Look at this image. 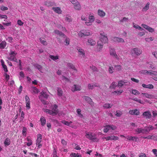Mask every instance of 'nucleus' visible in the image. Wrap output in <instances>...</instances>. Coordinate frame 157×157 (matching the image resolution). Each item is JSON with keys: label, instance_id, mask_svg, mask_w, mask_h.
I'll return each mask as SVG.
<instances>
[{"label": "nucleus", "instance_id": "c85d7f7f", "mask_svg": "<svg viewBox=\"0 0 157 157\" xmlns=\"http://www.w3.org/2000/svg\"><path fill=\"white\" fill-rule=\"evenodd\" d=\"M112 104H109V103H106L105 104L103 105V107L105 109H110L113 106Z\"/></svg>", "mask_w": 157, "mask_h": 157}, {"label": "nucleus", "instance_id": "dca6fc26", "mask_svg": "<svg viewBox=\"0 0 157 157\" xmlns=\"http://www.w3.org/2000/svg\"><path fill=\"white\" fill-rule=\"evenodd\" d=\"M52 10L56 13L59 14H61L62 11L60 8L59 7H53L52 8Z\"/></svg>", "mask_w": 157, "mask_h": 157}, {"label": "nucleus", "instance_id": "ddd939ff", "mask_svg": "<svg viewBox=\"0 0 157 157\" xmlns=\"http://www.w3.org/2000/svg\"><path fill=\"white\" fill-rule=\"evenodd\" d=\"M78 51V55L81 57L84 58L85 57V53L84 51L82 48H78L77 49Z\"/></svg>", "mask_w": 157, "mask_h": 157}, {"label": "nucleus", "instance_id": "b1692460", "mask_svg": "<svg viewBox=\"0 0 157 157\" xmlns=\"http://www.w3.org/2000/svg\"><path fill=\"white\" fill-rule=\"evenodd\" d=\"M142 86L144 88L150 89H152L154 88L153 85L151 84H149L147 85H146L144 84H142Z\"/></svg>", "mask_w": 157, "mask_h": 157}, {"label": "nucleus", "instance_id": "4d7b16f0", "mask_svg": "<svg viewBox=\"0 0 157 157\" xmlns=\"http://www.w3.org/2000/svg\"><path fill=\"white\" fill-rule=\"evenodd\" d=\"M108 125L109 126V127H110V129H111L112 130H114L116 129L117 128V127L116 126L113 125Z\"/></svg>", "mask_w": 157, "mask_h": 157}, {"label": "nucleus", "instance_id": "393cba45", "mask_svg": "<svg viewBox=\"0 0 157 157\" xmlns=\"http://www.w3.org/2000/svg\"><path fill=\"white\" fill-rule=\"evenodd\" d=\"M135 131L137 134L140 133H144V128H137L135 130Z\"/></svg>", "mask_w": 157, "mask_h": 157}, {"label": "nucleus", "instance_id": "ea45409f", "mask_svg": "<svg viewBox=\"0 0 157 157\" xmlns=\"http://www.w3.org/2000/svg\"><path fill=\"white\" fill-rule=\"evenodd\" d=\"M49 57L53 60H55L59 59V57L58 56H55L53 55H50Z\"/></svg>", "mask_w": 157, "mask_h": 157}, {"label": "nucleus", "instance_id": "5701e85b", "mask_svg": "<svg viewBox=\"0 0 157 157\" xmlns=\"http://www.w3.org/2000/svg\"><path fill=\"white\" fill-rule=\"evenodd\" d=\"M67 66L70 68V69H72L75 71V72H77V70L74 65L71 63H68L67 64Z\"/></svg>", "mask_w": 157, "mask_h": 157}, {"label": "nucleus", "instance_id": "6e6552de", "mask_svg": "<svg viewBox=\"0 0 157 157\" xmlns=\"http://www.w3.org/2000/svg\"><path fill=\"white\" fill-rule=\"evenodd\" d=\"M89 22L87 23V25H91L92 23L95 20V18L94 16L91 15V14H90L89 16Z\"/></svg>", "mask_w": 157, "mask_h": 157}, {"label": "nucleus", "instance_id": "4468645a", "mask_svg": "<svg viewBox=\"0 0 157 157\" xmlns=\"http://www.w3.org/2000/svg\"><path fill=\"white\" fill-rule=\"evenodd\" d=\"M81 90V86L79 85L75 84L71 88V90L73 92L79 91Z\"/></svg>", "mask_w": 157, "mask_h": 157}, {"label": "nucleus", "instance_id": "603ef678", "mask_svg": "<svg viewBox=\"0 0 157 157\" xmlns=\"http://www.w3.org/2000/svg\"><path fill=\"white\" fill-rule=\"evenodd\" d=\"M145 97L147 98H153V96L151 94H149L148 93H146Z\"/></svg>", "mask_w": 157, "mask_h": 157}, {"label": "nucleus", "instance_id": "a878e982", "mask_svg": "<svg viewBox=\"0 0 157 157\" xmlns=\"http://www.w3.org/2000/svg\"><path fill=\"white\" fill-rule=\"evenodd\" d=\"M94 86L100 87L99 85L96 83L94 85L93 84H88V88L89 90H92L94 88Z\"/></svg>", "mask_w": 157, "mask_h": 157}, {"label": "nucleus", "instance_id": "774afa93", "mask_svg": "<svg viewBox=\"0 0 157 157\" xmlns=\"http://www.w3.org/2000/svg\"><path fill=\"white\" fill-rule=\"evenodd\" d=\"M139 157H147V156L145 153H141L139 155Z\"/></svg>", "mask_w": 157, "mask_h": 157}, {"label": "nucleus", "instance_id": "bf43d9fd", "mask_svg": "<svg viewBox=\"0 0 157 157\" xmlns=\"http://www.w3.org/2000/svg\"><path fill=\"white\" fill-rule=\"evenodd\" d=\"M25 99L26 103H29L30 102V99L28 96L26 95L25 96Z\"/></svg>", "mask_w": 157, "mask_h": 157}, {"label": "nucleus", "instance_id": "c9c22d12", "mask_svg": "<svg viewBox=\"0 0 157 157\" xmlns=\"http://www.w3.org/2000/svg\"><path fill=\"white\" fill-rule=\"evenodd\" d=\"M132 100H133L137 101L138 102H139L141 104H144V102L143 101H142L141 99H139L137 98H134L132 99Z\"/></svg>", "mask_w": 157, "mask_h": 157}, {"label": "nucleus", "instance_id": "c756f323", "mask_svg": "<svg viewBox=\"0 0 157 157\" xmlns=\"http://www.w3.org/2000/svg\"><path fill=\"white\" fill-rule=\"evenodd\" d=\"M42 139V135L40 134L37 135V138L36 140V144H39L40 143Z\"/></svg>", "mask_w": 157, "mask_h": 157}, {"label": "nucleus", "instance_id": "09e8293b", "mask_svg": "<svg viewBox=\"0 0 157 157\" xmlns=\"http://www.w3.org/2000/svg\"><path fill=\"white\" fill-rule=\"evenodd\" d=\"M65 42L66 43V44L68 45L70 44V39L69 38L67 37H66L65 38Z\"/></svg>", "mask_w": 157, "mask_h": 157}, {"label": "nucleus", "instance_id": "20e7f679", "mask_svg": "<svg viewBox=\"0 0 157 157\" xmlns=\"http://www.w3.org/2000/svg\"><path fill=\"white\" fill-rule=\"evenodd\" d=\"M92 34V33H90L88 30H82L78 33V35L82 37L84 36H89Z\"/></svg>", "mask_w": 157, "mask_h": 157}, {"label": "nucleus", "instance_id": "7c9ffc66", "mask_svg": "<svg viewBox=\"0 0 157 157\" xmlns=\"http://www.w3.org/2000/svg\"><path fill=\"white\" fill-rule=\"evenodd\" d=\"M10 140L9 138H6L4 142V144L5 146L9 145L10 144Z\"/></svg>", "mask_w": 157, "mask_h": 157}, {"label": "nucleus", "instance_id": "a19ab883", "mask_svg": "<svg viewBox=\"0 0 157 157\" xmlns=\"http://www.w3.org/2000/svg\"><path fill=\"white\" fill-rule=\"evenodd\" d=\"M148 73L150 75H154L155 76H157V71H149Z\"/></svg>", "mask_w": 157, "mask_h": 157}, {"label": "nucleus", "instance_id": "79ce46f5", "mask_svg": "<svg viewBox=\"0 0 157 157\" xmlns=\"http://www.w3.org/2000/svg\"><path fill=\"white\" fill-rule=\"evenodd\" d=\"M65 21H67L70 22L72 21V19L71 17L67 15L66 16Z\"/></svg>", "mask_w": 157, "mask_h": 157}, {"label": "nucleus", "instance_id": "8fccbe9b", "mask_svg": "<svg viewBox=\"0 0 157 157\" xmlns=\"http://www.w3.org/2000/svg\"><path fill=\"white\" fill-rule=\"evenodd\" d=\"M116 70L119 71L121 70V67L120 65H116L115 66Z\"/></svg>", "mask_w": 157, "mask_h": 157}, {"label": "nucleus", "instance_id": "0eeeda50", "mask_svg": "<svg viewBox=\"0 0 157 157\" xmlns=\"http://www.w3.org/2000/svg\"><path fill=\"white\" fill-rule=\"evenodd\" d=\"M129 83V82L127 80H121L118 81V86L122 87L124 85H128Z\"/></svg>", "mask_w": 157, "mask_h": 157}, {"label": "nucleus", "instance_id": "9d476101", "mask_svg": "<svg viewBox=\"0 0 157 157\" xmlns=\"http://www.w3.org/2000/svg\"><path fill=\"white\" fill-rule=\"evenodd\" d=\"M144 117L146 119H150L151 117V115L150 112L149 111H147L144 112L142 114Z\"/></svg>", "mask_w": 157, "mask_h": 157}, {"label": "nucleus", "instance_id": "cd10ccee", "mask_svg": "<svg viewBox=\"0 0 157 157\" xmlns=\"http://www.w3.org/2000/svg\"><path fill=\"white\" fill-rule=\"evenodd\" d=\"M40 121L41 125L44 126L46 123V120L45 118L43 116H42L40 119Z\"/></svg>", "mask_w": 157, "mask_h": 157}, {"label": "nucleus", "instance_id": "6e6d98bb", "mask_svg": "<svg viewBox=\"0 0 157 157\" xmlns=\"http://www.w3.org/2000/svg\"><path fill=\"white\" fill-rule=\"evenodd\" d=\"M122 114V112L121 111H119L118 112L117 111L115 115L117 117H120L121 116Z\"/></svg>", "mask_w": 157, "mask_h": 157}, {"label": "nucleus", "instance_id": "338daca9", "mask_svg": "<svg viewBox=\"0 0 157 157\" xmlns=\"http://www.w3.org/2000/svg\"><path fill=\"white\" fill-rule=\"evenodd\" d=\"M17 23L20 26L22 25L23 24V23L21 20H18L17 21Z\"/></svg>", "mask_w": 157, "mask_h": 157}, {"label": "nucleus", "instance_id": "e2e57ef3", "mask_svg": "<svg viewBox=\"0 0 157 157\" xmlns=\"http://www.w3.org/2000/svg\"><path fill=\"white\" fill-rule=\"evenodd\" d=\"M123 92V90H121V91H115L113 93H115L118 95L122 93Z\"/></svg>", "mask_w": 157, "mask_h": 157}, {"label": "nucleus", "instance_id": "69168bd1", "mask_svg": "<svg viewBox=\"0 0 157 157\" xmlns=\"http://www.w3.org/2000/svg\"><path fill=\"white\" fill-rule=\"evenodd\" d=\"M141 26H142L145 29L147 30V29H148V28L149 27V26H147V25L145 24H142L141 25Z\"/></svg>", "mask_w": 157, "mask_h": 157}, {"label": "nucleus", "instance_id": "4be33fe9", "mask_svg": "<svg viewBox=\"0 0 157 157\" xmlns=\"http://www.w3.org/2000/svg\"><path fill=\"white\" fill-rule=\"evenodd\" d=\"M54 32L56 34L59 35L60 36L63 37V38H65L66 37V36L63 33L58 30H55Z\"/></svg>", "mask_w": 157, "mask_h": 157}, {"label": "nucleus", "instance_id": "4c0bfd02", "mask_svg": "<svg viewBox=\"0 0 157 157\" xmlns=\"http://www.w3.org/2000/svg\"><path fill=\"white\" fill-rule=\"evenodd\" d=\"M32 89L33 93L35 94H37L39 92L38 89L34 87H32Z\"/></svg>", "mask_w": 157, "mask_h": 157}, {"label": "nucleus", "instance_id": "423d86ee", "mask_svg": "<svg viewBox=\"0 0 157 157\" xmlns=\"http://www.w3.org/2000/svg\"><path fill=\"white\" fill-rule=\"evenodd\" d=\"M109 53L111 56L114 57L117 59H119V58L117 54L115 49L113 48H110Z\"/></svg>", "mask_w": 157, "mask_h": 157}, {"label": "nucleus", "instance_id": "473e14b6", "mask_svg": "<svg viewBox=\"0 0 157 157\" xmlns=\"http://www.w3.org/2000/svg\"><path fill=\"white\" fill-rule=\"evenodd\" d=\"M62 122L66 125L72 127V125H70V124L72 123V121L68 122L65 120H63L62 121Z\"/></svg>", "mask_w": 157, "mask_h": 157}, {"label": "nucleus", "instance_id": "aec40b11", "mask_svg": "<svg viewBox=\"0 0 157 157\" xmlns=\"http://www.w3.org/2000/svg\"><path fill=\"white\" fill-rule=\"evenodd\" d=\"M87 42L90 45L92 46L96 44V41L91 38L88 39Z\"/></svg>", "mask_w": 157, "mask_h": 157}, {"label": "nucleus", "instance_id": "3c124183", "mask_svg": "<svg viewBox=\"0 0 157 157\" xmlns=\"http://www.w3.org/2000/svg\"><path fill=\"white\" fill-rule=\"evenodd\" d=\"M34 66L36 67L38 70L40 71L42 68V67L41 65H39L38 64H35L34 65Z\"/></svg>", "mask_w": 157, "mask_h": 157}, {"label": "nucleus", "instance_id": "2f4dec72", "mask_svg": "<svg viewBox=\"0 0 157 157\" xmlns=\"http://www.w3.org/2000/svg\"><path fill=\"white\" fill-rule=\"evenodd\" d=\"M27 140L28 142V143H27L26 144V145L28 146H30L32 144V141L30 139V138L29 137H28L27 138Z\"/></svg>", "mask_w": 157, "mask_h": 157}, {"label": "nucleus", "instance_id": "c03bdc74", "mask_svg": "<svg viewBox=\"0 0 157 157\" xmlns=\"http://www.w3.org/2000/svg\"><path fill=\"white\" fill-rule=\"evenodd\" d=\"M117 86V83L115 82H113L110 86V88L111 89H114Z\"/></svg>", "mask_w": 157, "mask_h": 157}, {"label": "nucleus", "instance_id": "49530a36", "mask_svg": "<svg viewBox=\"0 0 157 157\" xmlns=\"http://www.w3.org/2000/svg\"><path fill=\"white\" fill-rule=\"evenodd\" d=\"M4 76L5 78V79L6 81L7 82L10 78L9 75H8L6 73H5L4 74Z\"/></svg>", "mask_w": 157, "mask_h": 157}, {"label": "nucleus", "instance_id": "2eb2a0df", "mask_svg": "<svg viewBox=\"0 0 157 157\" xmlns=\"http://www.w3.org/2000/svg\"><path fill=\"white\" fill-rule=\"evenodd\" d=\"M103 44L101 43L100 41H98L97 43V51L98 52L101 51L103 48Z\"/></svg>", "mask_w": 157, "mask_h": 157}, {"label": "nucleus", "instance_id": "13d9d810", "mask_svg": "<svg viewBox=\"0 0 157 157\" xmlns=\"http://www.w3.org/2000/svg\"><path fill=\"white\" fill-rule=\"evenodd\" d=\"M1 10L3 11L7 10H8V8L7 7L5 6H2L1 7Z\"/></svg>", "mask_w": 157, "mask_h": 157}, {"label": "nucleus", "instance_id": "58836bf2", "mask_svg": "<svg viewBox=\"0 0 157 157\" xmlns=\"http://www.w3.org/2000/svg\"><path fill=\"white\" fill-rule=\"evenodd\" d=\"M63 94V91L60 88H58L57 90V94L59 96H61Z\"/></svg>", "mask_w": 157, "mask_h": 157}, {"label": "nucleus", "instance_id": "bb28decb", "mask_svg": "<svg viewBox=\"0 0 157 157\" xmlns=\"http://www.w3.org/2000/svg\"><path fill=\"white\" fill-rule=\"evenodd\" d=\"M98 14L101 17H103L105 15V13L103 10H98Z\"/></svg>", "mask_w": 157, "mask_h": 157}, {"label": "nucleus", "instance_id": "a211bd4d", "mask_svg": "<svg viewBox=\"0 0 157 157\" xmlns=\"http://www.w3.org/2000/svg\"><path fill=\"white\" fill-rule=\"evenodd\" d=\"M44 5L48 7H50L55 5L56 4L54 2L49 1L45 2Z\"/></svg>", "mask_w": 157, "mask_h": 157}, {"label": "nucleus", "instance_id": "7ed1b4c3", "mask_svg": "<svg viewBox=\"0 0 157 157\" xmlns=\"http://www.w3.org/2000/svg\"><path fill=\"white\" fill-rule=\"evenodd\" d=\"M142 52V50L138 48H132L130 52L131 55L133 56L135 55L138 56L141 55Z\"/></svg>", "mask_w": 157, "mask_h": 157}, {"label": "nucleus", "instance_id": "f704fd0d", "mask_svg": "<svg viewBox=\"0 0 157 157\" xmlns=\"http://www.w3.org/2000/svg\"><path fill=\"white\" fill-rule=\"evenodd\" d=\"M40 41L41 44H42L43 45H46L47 44V42H46L45 39L44 38H40Z\"/></svg>", "mask_w": 157, "mask_h": 157}, {"label": "nucleus", "instance_id": "864d4df0", "mask_svg": "<svg viewBox=\"0 0 157 157\" xmlns=\"http://www.w3.org/2000/svg\"><path fill=\"white\" fill-rule=\"evenodd\" d=\"M139 139L138 137L136 136H132L131 140L134 141L135 142H137L138 141Z\"/></svg>", "mask_w": 157, "mask_h": 157}, {"label": "nucleus", "instance_id": "9b49d317", "mask_svg": "<svg viewBox=\"0 0 157 157\" xmlns=\"http://www.w3.org/2000/svg\"><path fill=\"white\" fill-rule=\"evenodd\" d=\"M105 139H106V140H118L119 139V138L116 136H107L105 137H104Z\"/></svg>", "mask_w": 157, "mask_h": 157}, {"label": "nucleus", "instance_id": "680f3d73", "mask_svg": "<svg viewBox=\"0 0 157 157\" xmlns=\"http://www.w3.org/2000/svg\"><path fill=\"white\" fill-rule=\"evenodd\" d=\"M128 20V18L125 17H124L123 18L120 20V21L121 22H126Z\"/></svg>", "mask_w": 157, "mask_h": 157}, {"label": "nucleus", "instance_id": "5fc2aeb1", "mask_svg": "<svg viewBox=\"0 0 157 157\" xmlns=\"http://www.w3.org/2000/svg\"><path fill=\"white\" fill-rule=\"evenodd\" d=\"M41 94L44 97V98H47L48 97V95L45 93L44 92L42 91L41 92Z\"/></svg>", "mask_w": 157, "mask_h": 157}, {"label": "nucleus", "instance_id": "de8ad7c7", "mask_svg": "<svg viewBox=\"0 0 157 157\" xmlns=\"http://www.w3.org/2000/svg\"><path fill=\"white\" fill-rule=\"evenodd\" d=\"M109 71L110 73L112 74L114 72V69L112 67H110L109 69Z\"/></svg>", "mask_w": 157, "mask_h": 157}, {"label": "nucleus", "instance_id": "f257e3e1", "mask_svg": "<svg viewBox=\"0 0 157 157\" xmlns=\"http://www.w3.org/2000/svg\"><path fill=\"white\" fill-rule=\"evenodd\" d=\"M52 109L50 110L47 109H44V112L52 115L54 116L56 115L58 113V106L57 105L55 104L52 106Z\"/></svg>", "mask_w": 157, "mask_h": 157}, {"label": "nucleus", "instance_id": "f03ea898", "mask_svg": "<svg viewBox=\"0 0 157 157\" xmlns=\"http://www.w3.org/2000/svg\"><path fill=\"white\" fill-rule=\"evenodd\" d=\"M85 136L86 138L94 142H98L99 140L98 139L95 137V135L93 133L91 132L86 133Z\"/></svg>", "mask_w": 157, "mask_h": 157}, {"label": "nucleus", "instance_id": "412c9836", "mask_svg": "<svg viewBox=\"0 0 157 157\" xmlns=\"http://www.w3.org/2000/svg\"><path fill=\"white\" fill-rule=\"evenodd\" d=\"M84 97L85 100L87 102L91 105H93V102L92 101V99L90 97L85 96Z\"/></svg>", "mask_w": 157, "mask_h": 157}, {"label": "nucleus", "instance_id": "a18cd8bd", "mask_svg": "<svg viewBox=\"0 0 157 157\" xmlns=\"http://www.w3.org/2000/svg\"><path fill=\"white\" fill-rule=\"evenodd\" d=\"M110 127L109 125H107L105 127V128H104L103 131L105 132H107L109 129H110L109 128Z\"/></svg>", "mask_w": 157, "mask_h": 157}, {"label": "nucleus", "instance_id": "6ab92c4d", "mask_svg": "<svg viewBox=\"0 0 157 157\" xmlns=\"http://www.w3.org/2000/svg\"><path fill=\"white\" fill-rule=\"evenodd\" d=\"M17 54V53H15L14 52H11L10 55V56L9 58V60L12 61L13 59L15 58Z\"/></svg>", "mask_w": 157, "mask_h": 157}, {"label": "nucleus", "instance_id": "f8f14e48", "mask_svg": "<svg viewBox=\"0 0 157 157\" xmlns=\"http://www.w3.org/2000/svg\"><path fill=\"white\" fill-rule=\"evenodd\" d=\"M113 41L117 43L122 42L123 43L124 42V39L122 38H120L118 37H114L112 39Z\"/></svg>", "mask_w": 157, "mask_h": 157}, {"label": "nucleus", "instance_id": "72a5a7b5", "mask_svg": "<svg viewBox=\"0 0 157 157\" xmlns=\"http://www.w3.org/2000/svg\"><path fill=\"white\" fill-rule=\"evenodd\" d=\"M150 4L149 2H147L146 6L143 8V11H146L149 8Z\"/></svg>", "mask_w": 157, "mask_h": 157}, {"label": "nucleus", "instance_id": "37998d69", "mask_svg": "<svg viewBox=\"0 0 157 157\" xmlns=\"http://www.w3.org/2000/svg\"><path fill=\"white\" fill-rule=\"evenodd\" d=\"M131 93L134 95L139 94H140L138 90L134 89H132Z\"/></svg>", "mask_w": 157, "mask_h": 157}, {"label": "nucleus", "instance_id": "f3484780", "mask_svg": "<svg viewBox=\"0 0 157 157\" xmlns=\"http://www.w3.org/2000/svg\"><path fill=\"white\" fill-rule=\"evenodd\" d=\"M74 8L77 10H79L81 9V6L79 2L78 1L75 3L74 4Z\"/></svg>", "mask_w": 157, "mask_h": 157}, {"label": "nucleus", "instance_id": "39448f33", "mask_svg": "<svg viewBox=\"0 0 157 157\" xmlns=\"http://www.w3.org/2000/svg\"><path fill=\"white\" fill-rule=\"evenodd\" d=\"M100 35L101 42V43L103 44L108 43V40L106 34H105L103 33H101Z\"/></svg>", "mask_w": 157, "mask_h": 157}, {"label": "nucleus", "instance_id": "e433bc0d", "mask_svg": "<svg viewBox=\"0 0 157 157\" xmlns=\"http://www.w3.org/2000/svg\"><path fill=\"white\" fill-rule=\"evenodd\" d=\"M6 45V42L5 41H2L0 44V48H4Z\"/></svg>", "mask_w": 157, "mask_h": 157}, {"label": "nucleus", "instance_id": "052dcab7", "mask_svg": "<svg viewBox=\"0 0 157 157\" xmlns=\"http://www.w3.org/2000/svg\"><path fill=\"white\" fill-rule=\"evenodd\" d=\"M147 30L150 32L152 33L154 31V29L150 27H149Z\"/></svg>", "mask_w": 157, "mask_h": 157}, {"label": "nucleus", "instance_id": "0e129e2a", "mask_svg": "<svg viewBox=\"0 0 157 157\" xmlns=\"http://www.w3.org/2000/svg\"><path fill=\"white\" fill-rule=\"evenodd\" d=\"M145 34V33L144 32H140L138 33V35L140 36H144Z\"/></svg>", "mask_w": 157, "mask_h": 157}, {"label": "nucleus", "instance_id": "1a4fd4ad", "mask_svg": "<svg viewBox=\"0 0 157 157\" xmlns=\"http://www.w3.org/2000/svg\"><path fill=\"white\" fill-rule=\"evenodd\" d=\"M129 113L132 115H138L140 114V111L137 109H131L129 111Z\"/></svg>", "mask_w": 157, "mask_h": 157}]
</instances>
